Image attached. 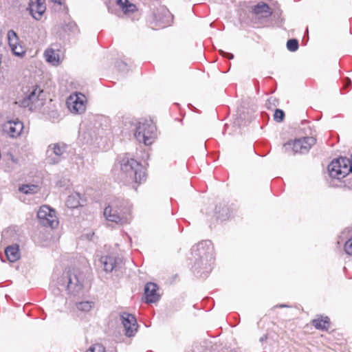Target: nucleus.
Segmentation results:
<instances>
[{"instance_id":"1","label":"nucleus","mask_w":352,"mask_h":352,"mask_svg":"<svg viewBox=\"0 0 352 352\" xmlns=\"http://www.w3.org/2000/svg\"><path fill=\"white\" fill-rule=\"evenodd\" d=\"M192 254L195 260L194 270L200 276L206 277L211 271V263L214 260V247L211 241L206 240L192 247Z\"/></svg>"},{"instance_id":"2","label":"nucleus","mask_w":352,"mask_h":352,"mask_svg":"<svg viewBox=\"0 0 352 352\" xmlns=\"http://www.w3.org/2000/svg\"><path fill=\"white\" fill-rule=\"evenodd\" d=\"M104 215L109 221L121 226L128 224L132 219L131 205L128 200L116 198L105 207Z\"/></svg>"},{"instance_id":"3","label":"nucleus","mask_w":352,"mask_h":352,"mask_svg":"<svg viewBox=\"0 0 352 352\" xmlns=\"http://www.w3.org/2000/svg\"><path fill=\"white\" fill-rule=\"evenodd\" d=\"M120 164L121 177L126 182L141 184L146 181V175L143 166L134 159L124 157Z\"/></svg>"},{"instance_id":"4","label":"nucleus","mask_w":352,"mask_h":352,"mask_svg":"<svg viewBox=\"0 0 352 352\" xmlns=\"http://www.w3.org/2000/svg\"><path fill=\"white\" fill-rule=\"evenodd\" d=\"M85 274L78 268L68 269L58 280L59 285L65 289L71 295L76 296L82 289L85 283Z\"/></svg>"},{"instance_id":"5","label":"nucleus","mask_w":352,"mask_h":352,"mask_svg":"<svg viewBox=\"0 0 352 352\" xmlns=\"http://www.w3.org/2000/svg\"><path fill=\"white\" fill-rule=\"evenodd\" d=\"M156 126L151 122H139L136 126L135 137L139 142L151 145L155 138Z\"/></svg>"},{"instance_id":"6","label":"nucleus","mask_w":352,"mask_h":352,"mask_svg":"<svg viewBox=\"0 0 352 352\" xmlns=\"http://www.w3.org/2000/svg\"><path fill=\"white\" fill-rule=\"evenodd\" d=\"M347 164H349V158L346 157L334 159L327 168L329 176L338 180L345 177L349 173Z\"/></svg>"},{"instance_id":"7","label":"nucleus","mask_w":352,"mask_h":352,"mask_svg":"<svg viewBox=\"0 0 352 352\" xmlns=\"http://www.w3.org/2000/svg\"><path fill=\"white\" fill-rule=\"evenodd\" d=\"M37 217L41 225L45 227L54 228L58 225V219L54 209L47 205L40 207Z\"/></svg>"},{"instance_id":"8","label":"nucleus","mask_w":352,"mask_h":352,"mask_svg":"<svg viewBox=\"0 0 352 352\" xmlns=\"http://www.w3.org/2000/svg\"><path fill=\"white\" fill-rule=\"evenodd\" d=\"M316 142L314 137H305L296 139L293 142H289L284 144L286 150L292 148L294 153H307L311 147Z\"/></svg>"},{"instance_id":"9","label":"nucleus","mask_w":352,"mask_h":352,"mask_svg":"<svg viewBox=\"0 0 352 352\" xmlns=\"http://www.w3.org/2000/svg\"><path fill=\"white\" fill-rule=\"evenodd\" d=\"M67 146L64 143H54L48 146L47 150V160L50 164L59 163L65 157Z\"/></svg>"},{"instance_id":"10","label":"nucleus","mask_w":352,"mask_h":352,"mask_svg":"<svg viewBox=\"0 0 352 352\" xmlns=\"http://www.w3.org/2000/svg\"><path fill=\"white\" fill-rule=\"evenodd\" d=\"M69 111L74 114H81L86 110V97L81 93L71 95L67 100Z\"/></svg>"},{"instance_id":"11","label":"nucleus","mask_w":352,"mask_h":352,"mask_svg":"<svg viewBox=\"0 0 352 352\" xmlns=\"http://www.w3.org/2000/svg\"><path fill=\"white\" fill-rule=\"evenodd\" d=\"M120 317L125 330V335L127 337L134 336L138 327L135 317L126 312L120 314Z\"/></svg>"},{"instance_id":"12","label":"nucleus","mask_w":352,"mask_h":352,"mask_svg":"<svg viewBox=\"0 0 352 352\" xmlns=\"http://www.w3.org/2000/svg\"><path fill=\"white\" fill-rule=\"evenodd\" d=\"M101 267L106 272L118 271L122 265V259L113 256H104L100 259Z\"/></svg>"},{"instance_id":"13","label":"nucleus","mask_w":352,"mask_h":352,"mask_svg":"<svg viewBox=\"0 0 352 352\" xmlns=\"http://www.w3.org/2000/svg\"><path fill=\"white\" fill-rule=\"evenodd\" d=\"M23 129V124L18 119L8 120L3 125V131L12 138H16L21 134Z\"/></svg>"},{"instance_id":"14","label":"nucleus","mask_w":352,"mask_h":352,"mask_svg":"<svg viewBox=\"0 0 352 352\" xmlns=\"http://www.w3.org/2000/svg\"><path fill=\"white\" fill-rule=\"evenodd\" d=\"M8 44L12 52L19 58H23L26 53L24 47L19 43L16 33L10 30L8 32Z\"/></svg>"},{"instance_id":"15","label":"nucleus","mask_w":352,"mask_h":352,"mask_svg":"<svg viewBox=\"0 0 352 352\" xmlns=\"http://www.w3.org/2000/svg\"><path fill=\"white\" fill-rule=\"evenodd\" d=\"M43 92V91L37 87H32L31 91H29V93H27L25 97L20 101V104L23 107H30L32 110L33 108L36 107V103L39 100V96Z\"/></svg>"},{"instance_id":"16","label":"nucleus","mask_w":352,"mask_h":352,"mask_svg":"<svg viewBox=\"0 0 352 352\" xmlns=\"http://www.w3.org/2000/svg\"><path fill=\"white\" fill-rule=\"evenodd\" d=\"M155 19L159 23L160 28H165L173 23V15L166 8H161L157 13L155 14Z\"/></svg>"},{"instance_id":"17","label":"nucleus","mask_w":352,"mask_h":352,"mask_svg":"<svg viewBox=\"0 0 352 352\" xmlns=\"http://www.w3.org/2000/svg\"><path fill=\"white\" fill-rule=\"evenodd\" d=\"M158 287L154 283H148L144 287V296L147 303H153L159 300Z\"/></svg>"},{"instance_id":"18","label":"nucleus","mask_w":352,"mask_h":352,"mask_svg":"<svg viewBox=\"0 0 352 352\" xmlns=\"http://www.w3.org/2000/svg\"><path fill=\"white\" fill-rule=\"evenodd\" d=\"M29 10L33 18L36 20L41 19V16L46 10L44 1L35 0V1H33L32 0H30L29 3Z\"/></svg>"},{"instance_id":"19","label":"nucleus","mask_w":352,"mask_h":352,"mask_svg":"<svg viewBox=\"0 0 352 352\" xmlns=\"http://www.w3.org/2000/svg\"><path fill=\"white\" fill-rule=\"evenodd\" d=\"M5 254L7 259L10 262L16 261L20 258L19 246L17 244H14L8 246L5 249Z\"/></svg>"},{"instance_id":"20","label":"nucleus","mask_w":352,"mask_h":352,"mask_svg":"<svg viewBox=\"0 0 352 352\" xmlns=\"http://www.w3.org/2000/svg\"><path fill=\"white\" fill-rule=\"evenodd\" d=\"M44 56L46 61L54 66H57L60 63L58 53L52 48H47L44 52Z\"/></svg>"},{"instance_id":"21","label":"nucleus","mask_w":352,"mask_h":352,"mask_svg":"<svg viewBox=\"0 0 352 352\" xmlns=\"http://www.w3.org/2000/svg\"><path fill=\"white\" fill-rule=\"evenodd\" d=\"M81 196L78 192H74L68 196L66 205L68 208H76L78 206H81Z\"/></svg>"},{"instance_id":"22","label":"nucleus","mask_w":352,"mask_h":352,"mask_svg":"<svg viewBox=\"0 0 352 352\" xmlns=\"http://www.w3.org/2000/svg\"><path fill=\"white\" fill-rule=\"evenodd\" d=\"M116 3L125 14L133 12L136 10V6L129 3L128 0H116Z\"/></svg>"},{"instance_id":"23","label":"nucleus","mask_w":352,"mask_h":352,"mask_svg":"<svg viewBox=\"0 0 352 352\" xmlns=\"http://www.w3.org/2000/svg\"><path fill=\"white\" fill-rule=\"evenodd\" d=\"M95 306V302L93 300H83L76 302V309L82 312H89Z\"/></svg>"},{"instance_id":"24","label":"nucleus","mask_w":352,"mask_h":352,"mask_svg":"<svg viewBox=\"0 0 352 352\" xmlns=\"http://www.w3.org/2000/svg\"><path fill=\"white\" fill-rule=\"evenodd\" d=\"M312 324L317 329L327 330L329 327V319L327 316L324 318L314 319L312 321Z\"/></svg>"},{"instance_id":"25","label":"nucleus","mask_w":352,"mask_h":352,"mask_svg":"<svg viewBox=\"0 0 352 352\" xmlns=\"http://www.w3.org/2000/svg\"><path fill=\"white\" fill-rule=\"evenodd\" d=\"M254 12L257 14H264L265 16L272 14L270 6L266 3L256 5L254 8Z\"/></svg>"},{"instance_id":"26","label":"nucleus","mask_w":352,"mask_h":352,"mask_svg":"<svg viewBox=\"0 0 352 352\" xmlns=\"http://www.w3.org/2000/svg\"><path fill=\"white\" fill-rule=\"evenodd\" d=\"M38 189V186L31 184V185H23L19 188V191L24 194H34L37 192Z\"/></svg>"},{"instance_id":"27","label":"nucleus","mask_w":352,"mask_h":352,"mask_svg":"<svg viewBox=\"0 0 352 352\" xmlns=\"http://www.w3.org/2000/svg\"><path fill=\"white\" fill-rule=\"evenodd\" d=\"M298 47V41L296 39H289L287 42V47L290 52L296 51Z\"/></svg>"},{"instance_id":"28","label":"nucleus","mask_w":352,"mask_h":352,"mask_svg":"<svg viewBox=\"0 0 352 352\" xmlns=\"http://www.w3.org/2000/svg\"><path fill=\"white\" fill-rule=\"evenodd\" d=\"M285 118V113L280 109H276L274 113V120L277 122H280Z\"/></svg>"},{"instance_id":"29","label":"nucleus","mask_w":352,"mask_h":352,"mask_svg":"<svg viewBox=\"0 0 352 352\" xmlns=\"http://www.w3.org/2000/svg\"><path fill=\"white\" fill-rule=\"evenodd\" d=\"M87 352H105V348L101 344H95L91 346Z\"/></svg>"},{"instance_id":"30","label":"nucleus","mask_w":352,"mask_h":352,"mask_svg":"<svg viewBox=\"0 0 352 352\" xmlns=\"http://www.w3.org/2000/svg\"><path fill=\"white\" fill-rule=\"evenodd\" d=\"M344 250L346 254L352 256V237L349 239L344 243Z\"/></svg>"},{"instance_id":"31","label":"nucleus","mask_w":352,"mask_h":352,"mask_svg":"<svg viewBox=\"0 0 352 352\" xmlns=\"http://www.w3.org/2000/svg\"><path fill=\"white\" fill-rule=\"evenodd\" d=\"M219 53L221 56L228 58V59H232L234 58V55L232 53L226 52L223 50H219Z\"/></svg>"},{"instance_id":"32","label":"nucleus","mask_w":352,"mask_h":352,"mask_svg":"<svg viewBox=\"0 0 352 352\" xmlns=\"http://www.w3.org/2000/svg\"><path fill=\"white\" fill-rule=\"evenodd\" d=\"M276 102V100L275 98H273V97H271L268 100H267V104H274V106L276 105L275 102Z\"/></svg>"},{"instance_id":"33","label":"nucleus","mask_w":352,"mask_h":352,"mask_svg":"<svg viewBox=\"0 0 352 352\" xmlns=\"http://www.w3.org/2000/svg\"><path fill=\"white\" fill-rule=\"evenodd\" d=\"M9 157V160H11L13 163H15V164H17L18 163V160L16 158H15L13 155L12 154H10L8 155Z\"/></svg>"},{"instance_id":"34","label":"nucleus","mask_w":352,"mask_h":352,"mask_svg":"<svg viewBox=\"0 0 352 352\" xmlns=\"http://www.w3.org/2000/svg\"><path fill=\"white\" fill-rule=\"evenodd\" d=\"M349 164H347L348 169H349V173H352V155L351 159L349 158Z\"/></svg>"},{"instance_id":"35","label":"nucleus","mask_w":352,"mask_h":352,"mask_svg":"<svg viewBox=\"0 0 352 352\" xmlns=\"http://www.w3.org/2000/svg\"><path fill=\"white\" fill-rule=\"evenodd\" d=\"M277 307H280V308H282V307H289L288 305H285V304H280V305H276Z\"/></svg>"},{"instance_id":"36","label":"nucleus","mask_w":352,"mask_h":352,"mask_svg":"<svg viewBox=\"0 0 352 352\" xmlns=\"http://www.w3.org/2000/svg\"><path fill=\"white\" fill-rule=\"evenodd\" d=\"M351 84V82L349 79H347V82L346 83V87L349 86Z\"/></svg>"},{"instance_id":"37","label":"nucleus","mask_w":352,"mask_h":352,"mask_svg":"<svg viewBox=\"0 0 352 352\" xmlns=\"http://www.w3.org/2000/svg\"><path fill=\"white\" fill-rule=\"evenodd\" d=\"M7 233H8V231H6V232H3V234H2V236H3V237H5V236H6V235L7 234Z\"/></svg>"},{"instance_id":"38","label":"nucleus","mask_w":352,"mask_h":352,"mask_svg":"<svg viewBox=\"0 0 352 352\" xmlns=\"http://www.w3.org/2000/svg\"><path fill=\"white\" fill-rule=\"evenodd\" d=\"M264 340V338H261V340L263 341Z\"/></svg>"},{"instance_id":"39","label":"nucleus","mask_w":352,"mask_h":352,"mask_svg":"<svg viewBox=\"0 0 352 352\" xmlns=\"http://www.w3.org/2000/svg\"><path fill=\"white\" fill-rule=\"evenodd\" d=\"M54 1L55 2H57V1H56V0H54Z\"/></svg>"}]
</instances>
